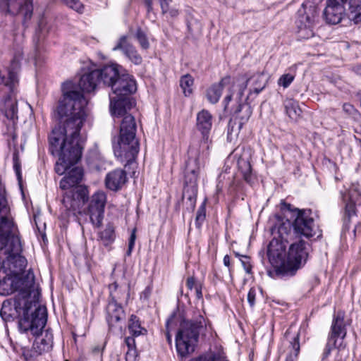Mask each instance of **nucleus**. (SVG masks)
<instances>
[{
    "label": "nucleus",
    "instance_id": "20e7f679",
    "mask_svg": "<svg viewBox=\"0 0 361 361\" xmlns=\"http://www.w3.org/2000/svg\"><path fill=\"white\" fill-rule=\"evenodd\" d=\"M47 309L35 301L27 302L18 322L19 329L35 336L31 357L49 351L53 345V334L49 330L42 331L47 323Z\"/></svg>",
    "mask_w": 361,
    "mask_h": 361
},
{
    "label": "nucleus",
    "instance_id": "4c0bfd02",
    "mask_svg": "<svg viewBox=\"0 0 361 361\" xmlns=\"http://www.w3.org/2000/svg\"><path fill=\"white\" fill-rule=\"evenodd\" d=\"M135 37L142 49H147L149 48V43L146 34L141 29L139 28L137 30Z\"/></svg>",
    "mask_w": 361,
    "mask_h": 361
},
{
    "label": "nucleus",
    "instance_id": "09e8293b",
    "mask_svg": "<svg viewBox=\"0 0 361 361\" xmlns=\"http://www.w3.org/2000/svg\"><path fill=\"white\" fill-rule=\"evenodd\" d=\"M175 319H176V315L173 314L166 321V330H167V333L168 334L172 329V325L174 323Z\"/></svg>",
    "mask_w": 361,
    "mask_h": 361
},
{
    "label": "nucleus",
    "instance_id": "49530a36",
    "mask_svg": "<svg viewBox=\"0 0 361 361\" xmlns=\"http://www.w3.org/2000/svg\"><path fill=\"white\" fill-rule=\"evenodd\" d=\"M135 231H133L130 235L129 242H128V250L127 251L128 255H130L132 250L133 249V247L135 245Z\"/></svg>",
    "mask_w": 361,
    "mask_h": 361
},
{
    "label": "nucleus",
    "instance_id": "39448f33",
    "mask_svg": "<svg viewBox=\"0 0 361 361\" xmlns=\"http://www.w3.org/2000/svg\"><path fill=\"white\" fill-rule=\"evenodd\" d=\"M270 221L274 224L271 228L274 238L268 246L269 260L274 267L281 268L286 272L288 254L286 247L291 237L290 221L279 215H275Z\"/></svg>",
    "mask_w": 361,
    "mask_h": 361
},
{
    "label": "nucleus",
    "instance_id": "5701e85b",
    "mask_svg": "<svg viewBox=\"0 0 361 361\" xmlns=\"http://www.w3.org/2000/svg\"><path fill=\"white\" fill-rule=\"evenodd\" d=\"M127 180L126 173L121 169H116L106 174L105 184L108 189L119 190Z\"/></svg>",
    "mask_w": 361,
    "mask_h": 361
},
{
    "label": "nucleus",
    "instance_id": "58836bf2",
    "mask_svg": "<svg viewBox=\"0 0 361 361\" xmlns=\"http://www.w3.org/2000/svg\"><path fill=\"white\" fill-rule=\"evenodd\" d=\"M125 342L128 348V350L126 353L127 360L130 357H135L136 351L135 339L133 337H127L125 339Z\"/></svg>",
    "mask_w": 361,
    "mask_h": 361
},
{
    "label": "nucleus",
    "instance_id": "c03bdc74",
    "mask_svg": "<svg viewBox=\"0 0 361 361\" xmlns=\"http://www.w3.org/2000/svg\"><path fill=\"white\" fill-rule=\"evenodd\" d=\"M243 259H240L244 269L247 273L251 272L252 266L249 262V258L247 256H242Z\"/></svg>",
    "mask_w": 361,
    "mask_h": 361
},
{
    "label": "nucleus",
    "instance_id": "f03ea898",
    "mask_svg": "<svg viewBox=\"0 0 361 361\" xmlns=\"http://www.w3.org/2000/svg\"><path fill=\"white\" fill-rule=\"evenodd\" d=\"M22 245L17 224L11 212L4 188L0 187V266L12 264L13 277L26 267V259L20 255Z\"/></svg>",
    "mask_w": 361,
    "mask_h": 361
},
{
    "label": "nucleus",
    "instance_id": "e433bc0d",
    "mask_svg": "<svg viewBox=\"0 0 361 361\" xmlns=\"http://www.w3.org/2000/svg\"><path fill=\"white\" fill-rule=\"evenodd\" d=\"M18 82L17 75L16 74L10 71L8 73V78L7 79L5 78L4 75L1 73L0 71V85L5 84L6 86H9L11 90L13 91L16 84Z\"/></svg>",
    "mask_w": 361,
    "mask_h": 361
},
{
    "label": "nucleus",
    "instance_id": "4be33fe9",
    "mask_svg": "<svg viewBox=\"0 0 361 361\" xmlns=\"http://www.w3.org/2000/svg\"><path fill=\"white\" fill-rule=\"evenodd\" d=\"M106 319L109 327L111 329L116 326L121 329L120 321L125 317L124 311L122 307L118 304L116 300H111L106 307Z\"/></svg>",
    "mask_w": 361,
    "mask_h": 361
},
{
    "label": "nucleus",
    "instance_id": "cd10ccee",
    "mask_svg": "<svg viewBox=\"0 0 361 361\" xmlns=\"http://www.w3.org/2000/svg\"><path fill=\"white\" fill-rule=\"evenodd\" d=\"M286 114L288 117L293 120H298L301 116L302 111L299 106L298 102L293 99H286L283 102Z\"/></svg>",
    "mask_w": 361,
    "mask_h": 361
},
{
    "label": "nucleus",
    "instance_id": "c9c22d12",
    "mask_svg": "<svg viewBox=\"0 0 361 361\" xmlns=\"http://www.w3.org/2000/svg\"><path fill=\"white\" fill-rule=\"evenodd\" d=\"M160 6L164 15H166L171 18H175L179 14L178 9L176 6H170L169 1L161 2Z\"/></svg>",
    "mask_w": 361,
    "mask_h": 361
},
{
    "label": "nucleus",
    "instance_id": "9d476101",
    "mask_svg": "<svg viewBox=\"0 0 361 361\" xmlns=\"http://www.w3.org/2000/svg\"><path fill=\"white\" fill-rule=\"evenodd\" d=\"M248 80L243 76H239L235 79H232L230 76H226L221 80L217 85H212L207 92V97L208 100L215 104L221 95L222 89L228 87L229 90L234 87L237 84L239 90V97L243 94V91L246 89Z\"/></svg>",
    "mask_w": 361,
    "mask_h": 361
},
{
    "label": "nucleus",
    "instance_id": "ddd939ff",
    "mask_svg": "<svg viewBox=\"0 0 361 361\" xmlns=\"http://www.w3.org/2000/svg\"><path fill=\"white\" fill-rule=\"evenodd\" d=\"M106 195L104 192L98 191L92 195L88 207V214L92 224L99 226L104 217Z\"/></svg>",
    "mask_w": 361,
    "mask_h": 361
},
{
    "label": "nucleus",
    "instance_id": "423d86ee",
    "mask_svg": "<svg viewBox=\"0 0 361 361\" xmlns=\"http://www.w3.org/2000/svg\"><path fill=\"white\" fill-rule=\"evenodd\" d=\"M82 170L80 167H74L60 181L62 190H70L66 192L62 203L68 210L80 212V208L87 200V190L85 187L78 185L82 178Z\"/></svg>",
    "mask_w": 361,
    "mask_h": 361
},
{
    "label": "nucleus",
    "instance_id": "864d4df0",
    "mask_svg": "<svg viewBox=\"0 0 361 361\" xmlns=\"http://www.w3.org/2000/svg\"><path fill=\"white\" fill-rule=\"evenodd\" d=\"M145 5L147 6V11L148 12L152 11V9H153L152 1V0H145Z\"/></svg>",
    "mask_w": 361,
    "mask_h": 361
},
{
    "label": "nucleus",
    "instance_id": "37998d69",
    "mask_svg": "<svg viewBox=\"0 0 361 361\" xmlns=\"http://www.w3.org/2000/svg\"><path fill=\"white\" fill-rule=\"evenodd\" d=\"M256 292L254 288H250L247 294V301L250 307H253L255 304Z\"/></svg>",
    "mask_w": 361,
    "mask_h": 361
},
{
    "label": "nucleus",
    "instance_id": "a211bd4d",
    "mask_svg": "<svg viewBox=\"0 0 361 361\" xmlns=\"http://www.w3.org/2000/svg\"><path fill=\"white\" fill-rule=\"evenodd\" d=\"M317 15L314 8H309L304 14H300L298 20L300 37L309 38L313 36L311 27L315 22Z\"/></svg>",
    "mask_w": 361,
    "mask_h": 361
},
{
    "label": "nucleus",
    "instance_id": "f8f14e48",
    "mask_svg": "<svg viewBox=\"0 0 361 361\" xmlns=\"http://www.w3.org/2000/svg\"><path fill=\"white\" fill-rule=\"evenodd\" d=\"M200 163L198 154L192 149L189 151V157L185 164L184 182L187 188H190L192 192H196Z\"/></svg>",
    "mask_w": 361,
    "mask_h": 361
},
{
    "label": "nucleus",
    "instance_id": "b1692460",
    "mask_svg": "<svg viewBox=\"0 0 361 361\" xmlns=\"http://www.w3.org/2000/svg\"><path fill=\"white\" fill-rule=\"evenodd\" d=\"M118 68V65L111 64L102 69H97L99 73V82L102 81L104 84L111 86L113 90V85L121 74Z\"/></svg>",
    "mask_w": 361,
    "mask_h": 361
},
{
    "label": "nucleus",
    "instance_id": "6e6d98bb",
    "mask_svg": "<svg viewBox=\"0 0 361 361\" xmlns=\"http://www.w3.org/2000/svg\"><path fill=\"white\" fill-rule=\"evenodd\" d=\"M231 100V94H229V95H227L224 99V102H225V109H227V105L228 104V102Z\"/></svg>",
    "mask_w": 361,
    "mask_h": 361
},
{
    "label": "nucleus",
    "instance_id": "c85d7f7f",
    "mask_svg": "<svg viewBox=\"0 0 361 361\" xmlns=\"http://www.w3.org/2000/svg\"><path fill=\"white\" fill-rule=\"evenodd\" d=\"M194 361H228L224 352L221 350L207 352Z\"/></svg>",
    "mask_w": 361,
    "mask_h": 361
},
{
    "label": "nucleus",
    "instance_id": "bf43d9fd",
    "mask_svg": "<svg viewBox=\"0 0 361 361\" xmlns=\"http://www.w3.org/2000/svg\"><path fill=\"white\" fill-rule=\"evenodd\" d=\"M149 292H150V291H149V288L145 289V293H146L149 294Z\"/></svg>",
    "mask_w": 361,
    "mask_h": 361
},
{
    "label": "nucleus",
    "instance_id": "7c9ffc66",
    "mask_svg": "<svg viewBox=\"0 0 361 361\" xmlns=\"http://www.w3.org/2000/svg\"><path fill=\"white\" fill-rule=\"evenodd\" d=\"M128 330L133 336L145 334L147 331L144 328L141 327L138 319L135 315H132L130 318Z\"/></svg>",
    "mask_w": 361,
    "mask_h": 361
},
{
    "label": "nucleus",
    "instance_id": "dca6fc26",
    "mask_svg": "<svg viewBox=\"0 0 361 361\" xmlns=\"http://www.w3.org/2000/svg\"><path fill=\"white\" fill-rule=\"evenodd\" d=\"M233 154L237 158V164L238 169L240 171L244 180L251 183L252 181V168L250 159L252 157V151L250 149L236 148Z\"/></svg>",
    "mask_w": 361,
    "mask_h": 361
},
{
    "label": "nucleus",
    "instance_id": "412c9836",
    "mask_svg": "<svg viewBox=\"0 0 361 361\" xmlns=\"http://www.w3.org/2000/svg\"><path fill=\"white\" fill-rule=\"evenodd\" d=\"M114 51L121 50L123 54L134 64L140 65L142 59L136 49L128 42L126 36L119 38L116 45L113 48Z\"/></svg>",
    "mask_w": 361,
    "mask_h": 361
},
{
    "label": "nucleus",
    "instance_id": "c756f323",
    "mask_svg": "<svg viewBox=\"0 0 361 361\" xmlns=\"http://www.w3.org/2000/svg\"><path fill=\"white\" fill-rule=\"evenodd\" d=\"M99 238L105 246L111 244L115 239L114 227L108 224L106 227L99 233Z\"/></svg>",
    "mask_w": 361,
    "mask_h": 361
},
{
    "label": "nucleus",
    "instance_id": "f704fd0d",
    "mask_svg": "<svg viewBox=\"0 0 361 361\" xmlns=\"http://www.w3.org/2000/svg\"><path fill=\"white\" fill-rule=\"evenodd\" d=\"M350 6L356 7V10L351 11L348 15V18L353 20L355 23H357L361 20V0H351Z\"/></svg>",
    "mask_w": 361,
    "mask_h": 361
},
{
    "label": "nucleus",
    "instance_id": "473e14b6",
    "mask_svg": "<svg viewBox=\"0 0 361 361\" xmlns=\"http://www.w3.org/2000/svg\"><path fill=\"white\" fill-rule=\"evenodd\" d=\"M194 80L191 75L186 74L181 77L180 85L185 96H189L192 92Z\"/></svg>",
    "mask_w": 361,
    "mask_h": 361
},
{
    "label": "nucleus",
    "instance_id": "72a5a7b5",
    "mask_svg": "<svg viewBox=\"0 0 361 361\" xmlns=\"http://www.w3.org/2000/svg\"><path fill=\"white\" fill-rule=\"evenodd\" d=\"M250 80L252 82L253 91L257 94L259 93L267 85L263 74H255Z\"/></svg>",
    "mask_w": 361,
    "mask_h": 361
},
{
    "label": "nucleus",
    "instance_id": "2eb2a0df",
    "mask_svg": "<svg viewBox=\"0 0 361 361\" xmlns=\"http://www.w3.org/2000/svg\"><path fill=\"white\" fill-rule=\"evenodd\" d=\"M346 336V329L345 327L344 320L342 317L338 315L334 319L331 332L329 337L326 348H328L327 353L331 348H341L343 345V339Z\"/></svg>",
    "mask_w": 361,
    "mask_h": 361
},
{
    "label": "nucleus",
    "instance_id": "6ab92c4d",
    "mask_svg": "<svg viewBox=\"0 0 361 361\" xmlns=\"http://www.w3.org/2000/svg\"><path fill=\"white\" fill-rule=\"evenodd\" d=\"M342 198L345 202V215L350 219L355 214V204L361 201L359 185L353 184L347 193L342 194Z\"/></svg>",
    "mask_w": 361,
    "mask_h": 361
},
{
    "label": "nucleus",
    "instance_id": "a878e982",
    "mask_svg": "<svg viewBox=\"0 0 361 361\" xmlns=\"http://www.w3.org/2000/svg\"><path fill=\"white\" fill-rule=\"evenodd\" d=\"M1 110L7 118L11 120L18 118L17 99L13 93L4 99Z\"/></svg>",
    "mask_w": 361,
    "mask_h": 361
},
{
    "label": "nucleus",
    "instance_id": "8fccbe9b",
    "mask_svg": "<svg viewBox=\"0 0 361 361\" xmlns=\"http://www.w3.org/2000/svg\"><path fill=\"white\" fill-rule=\"evenodd\" d=\"M194 289L195 291L196 297L198 299H202V283H198V284L196 285V286Z\"/></svg>",
    "mask_w": 361,
    "mask_h": 361
},
{
    "label": "nucleus",
    "instance_id": "603ef678",
    "mask_svg": "<svg viewBox=\"0 0 361 361\" xmlns=\"http://www.w3.org/2000/svg\"><path fill=\"white\" fill-rule=\"evenodd\" d=\"M118 288V284L116 283H114L109 286L110 294L112 297V300H115L116 295L114 294V292Z\"/></svg>",
    "mask_w": 361,
    "mask_h": 361
},
{
    "label": "nucleus",
    "instance_id": "6e6552de",
    "mask_svg": "<svg viewBox=\"0 0 361 361\" xmlns=\"http://www.w3.org/2000/svg\"><path fill=\"white\" fill-rule=\"evenodd\" d=\"M310 251V245L303 240H298L289 245L287 254L286 272L291 275L301 268L307 262Z\"/></svg>",
    "mask_w": 361,
    "mask_h": 361
},
{
    "label": "nucleus",
    "instance_id": "ea45409f",
    "mask_svg": "<svg viewBox=\"0 0 361 361\" xmlns=\"http://www.w3.org/2000/svg\"><path fill=\"white\" fill-rule=\"evenodd\" d=\"M295 76L290 73L282 75L278 80V85L283 88H287L292 83Z\"/></svg>",
    "mask_w": 361,
    "mask_h": 361
},
{
    "label": "nucleus",
    "instance_id": "052dcab7",
    "mask_svg": "<svg viewBox=\"0 0 361 361\" xmlns=\"http://www.w3.org/2000/svg\"><path fill=\"white\" fill-rule=\"evenodd\" d=\"M358 72H359V73L361 75V67H360V68H359V69H358Z\"/></svg>",
    "mask_w": 361,
    "mask_h": 361
},
{
    "label": "nucleus",
    "instance_id": "a18cd8bd",
    "mask_svg": "<svg viewBox=\"0 0 361 361\" xmlns=\"http://www.w3.org/2000/svg\"><path fill=\"white\" fill-rule=\"evenodd\" d=\"M9 307L6 306L5 303L3 304L0 314L4 320L8 321L12 317L10 314L7 313V309H8Z\"/></svg>",
    "mask_w": 361,
    "mask_h": 361
},
{
    "label": "nucleus",
    "instance_id": "13d9d810",
    "mask_svg": "<svg viewBox=\"0 0 361 361\" xmlns=\"http://www.w3.org/2000/svg\"><path fill=\"white\" fill-rule=\"evenodd\" d=\"M290 334V329H288L286 333V336H288L289 334Z\"/></svg>",
    "mask_w": 361,
    "mask_h": 361
},
{
    "label": "nucleus",
    "instance_id": "4468645a",
    "mask_svg": "<svg viewBox=\"0 0 361 361\" xmlns=\"http://www.w3.org/2000/svg\"><path fill=\"white\" fill-rule=\"evenodd\" d=\"M137 90L136 82L133 77L128 73H121L113 85L112 93L109 96L128 97Z\"/></svg>",
    "mask_w": 361,
    "mask_h": 361
},
{
    "label": "nucleus",
    "instance_id": "a19ab883",
    "mask_svg": "<svg viewBox=\"0 0 361 361\" xmlns=\"http://www.w3.org/2000/svg\"><path fill=\"white\" fill-rule=\"evenodd\" d=\"M62 1L69 8L75 10L78 13H82L84 6L79 0H62Z\"/></svg>",
    "mask_w": 361,
    "mask_h": 361
},
{
    "label": "nucleus",
    "instance_id": "de8ad7c7",
    "mask_svg": "<svg viewBox=\"0 0 361 361\" xmlns=\"http://www.w3.org/2000/svg\"><path fill=\"white\" fill-rule=\"evenodd\" d=\"M199 282H197L194 277L191 276L188 278L186 286L188 289L192 290L195 288L196 285L198 284Z\"/></svg>",
    "mask_w": 361,
    "mask_h": 361
},
{
    "label": "nucleus",
    "instance_id": "bb28decb",
    "mask_svg": "<svg viewBox=\"0 0 361 361\" xmlns=\"http://www.w3.org/2000/svg\"><path fill=\"white\" fill-rule=\"evenodd\" d=\"M212 115L206 110H202L197 116V126L204 136L211 130L212 122Z\"/></svg>",
    "mask_w": 361,
    "mask_h": 361
},
{
    "label": "nucleus",
    "instance_id": "9b49d317",
    "mask_svg": "<svg viewBox=\"0 0 361 361\" xmlns=\"http://www.w3.org/2000/svg\"><path fill=\"white\" fill-rule=\"evenodd\" d=\"M0 9L11 15H20L26 21L32 16V0H0Z\"/></svg>",
    "mask_w": 361,
    "mask_h": 361
},
{
    "label": "nucleus",
    "instance_id": "79ce46f5",
    "mask_svg": "<svg viewBox=\"0 0 361 361\" xmlns=\"http://www.w3.org/2000/svg\"><path fill=\"white\" fill-rule=\"evenodd\" d=\"M206 216L205 202H204L197 210L195 222L198 227L201 226Z\"/></svg>",
    "mask_w": 361,
    "mask_h": 361
},
{
    "label": "nucleus",
    "instance_id": "4d7b16f0",
    "mask_svg": "<svg viewBox=\"0 0 361 361\" xmlns=\"http://www.w3.org/2000/svg\"><path fill=\"white\" fill-rule=\"evenodd\" d=\"M18 66V62H16V61H13V63H12V66H13V68H16V67H17Z\"/></svg>",
    "mask_w": 361,
    "mask_h": 361
},
{
    "label": "nucleus",
    "instance_id": "f257e3e1",
    "mask_svg": "<svg viewBox=\"0 0 361 361\" xmlns=\"http://www.w3.org/2000/svg\"><path fill=\"white\" fill-rule=\"evenodd\" d=\"M72 87L71 82L63 85V98L58 113L66 119L63 126L55 127L49 137L50 152L59 157L55 171L59 175L79 161L85 143L80 131L87 116V101Z\"/></svg>",
    "mask_w": 361,
    "mask_h": 361
},
{
    "label": "nucleus",
    "instance_id": "7ed1b4c3",
    "mask_svg": "<svg viewBox=\"0 0 361 361\" xmlns=\"http://www.w3.org/2000/svg\"><path fill=\"white\" fill-rule=\"evenodd\" d=\"M110 112L114 117H123L120 125L119 137L114 143V152L121 161H130L139 152V143L135 138L136 123L134 117L128 114L133 102L129 97L109 96Z\"/></svg>",
    "mask_w": 361,
    "mask_h": 361
},
{
    "label": "nucleus",
    "instance_id": "5fc2aeb1",
    "mask_svg": "<svg viewBox=\"0 0 361 361\" xmlns=\"http://www.w3.org/2000/svg\"><path fill=\"white\" fill-rule=\"evenodd\" d=\"M224 264L226 267H229L230 265V257L228 255H226L224 257Z\"/></svg>",
    "mask_w": 361,
    "mask_h": 361
},
{
    "label": "nucleus",
    "instance_id": "0eeeda50",
    "mask_svg": "<svg viewBox=\"0 0 361 361\" xmlns=\"http://www.w3.org/2000/svg\"><path fill=\"white\" fill-rule=\"evenodd\" d=\"M202 318L199 321L183 320L176 337L177 352L181 356H185L195 350L198 341L200 329L202 328Z\"/></svg>",
    "mask_w": 361,
    "mask_h": 361
},
{
    "label": "nucleus",
    "instance_id": "393cba45",
    "mask_svg": "<svg viewBox=\"0 0 361 361\" xmlns=\"http://www.w3.org/2000/svg\"><path fill=\"white\" fill-rule=\"evenodd\" d=\"M99 82V73L94 70L84 73L80 78L78 85L82 92H91Z\"/></svg>",
    "mask_w": 361,
    "mask_h": 361
},
{
    "label": "nucleus",
    "instance_id": "aec40b11",
    "mask_svg": "<svg viewBox=\"0 0 361 361\" xmlns=\"http://www.w3.org/2000/svg\"><path fill=\"white\" fill-rule=\"evenodd\" d=\"M237 116L240 119V122L238 125L237 129L234 130V126L231 121L228 124V140L231 142L235 137H237L239 130L242 128L244 123L247 121L252 114V110L249 105L246 104H239L238 109L235 111Z\"/></svg>",
    "mask_w": 361,
    "mask_h": 361
},
{
    "label": "nucleus",
    "instance_id": "3c124183",
    "mask_svg": "<svg viewBox=\"0 0 361 361\" xmlns=\"http://www.w3.org/2000/svg\"><path fill=\"white\" fill-rule=\"evenodd\" d=\"M343 110L348 114H353L355 111V109L353 105L350 104H344L343 106Z\"/></svg>",
    "mask_w": 361,
    "mask_h": 361
},
{
    "label": "nucleus",
    "instance_id": "1a4fd4ad",
    "mask_svg": "<svg viewBox=\"0 0 361 361\" xmlns=\"http://www.w3.org/2000/svg\"><path fill=\"white\" fill-rule=\"evenodd\" d=\"M296 218L291 224V235L293 234L302 235L307 238L315 235L319 236L321 231L314 223L310 210L296 211Z\"/></svg>",
    "mask_w": 361,
    "mask_h": 361
},
{
    "label": "nucleus",
    "instance_id": "2f4dec72",
    "mask_svg": "<svg viewBox=\"0 0 361 361\" xmlns=\"http://www.w3.org/2000/svg\"><path fill=\"white\" fill-rule=\"evenodd\" d=\"M293 340L290 341L292 350L286 358V361H295L300 352L299 333L294 334Z\"/></svg>",
    "mask_w": 361,
    "mask_h": 361
},
{
    "label": "nucleus",
    "instance_id": "f3484780",
    "mask_svg": "<svg viewBox=\"0 0 361 361\" xmlns=\"http://www.w3.org/2000/svg\"><path fill=\"white\" fill-rule=\"evenodd\" d=\"M347 0H329L324 14L326 22L329 24L339 23L345 13L344 4Z\"/></svg>",
    "mask_w": 361,
    "mask_h": 361
}]
</instances>
